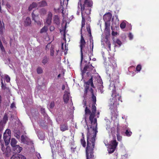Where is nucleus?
Wrapping results in <instances>:
<instances>
[{"label": "nucleus", "instance_id": "nucleus-22", "mask_svg": "<svg viewBox=\"0 0 159 159\" xmlns=\"http://www.w3.org/2000/svg\"><path fill=\"white\" fill-rule=\"evenodd\" d=\"M53 22L55 24L57 25L60 24V20L58 16L57 15H55L54 16Z\"/></svg>", "mask_w": 159, "mask_h": 159}, {"label": "nucleus", "instance_id": "nucleus-30", "mask_svg": "<svg viewBox=\"0 0 159 159\" xmlns=\"http://www.w3.org/2000/svg\"><path fill=\"white\" fill-rule=\"evenodd\" d=\"M48 58L47 56H44L43 58L42 61V62L44 65H45L48 61Z\"/></svg>", "mask_w": 159, "mask_h": 159}, {"label": "nucleus", "instance_id": "nucleus-24", "mask_svg": "<svg viewBox=\"0 0 159 159\" xmlns=\"http://www.w3.org/2000/svg\"><path fill=\"white\" fill-rule=\"evenodd\" d=\"M17 143V141L15 138H12L11 139L10 143L12 148L16 146Z\"/></svg>", "mask_w": 159, "mask_h": 159}, {"label": "nucleus", "instance_id": "nucleus-42", "mask_svg": "<svg viewBox=\"0 0 159 159\" xmlns=\"http://www.w3.org/2000/svg\"><path fill=\"white\" fill-rule=\"evenodd\" d=\"M105 30H108L110 29V25L108 23V22H105Z\"/></svg>", "mask_w": 159, "mask_h": 159}, {"label": "nucleus", "instance_id": "nucleus-37", "mask_svg": "<svg viewBox=\"0 0 159 159\" xmlns=\"http://www.w3.org/2000/svg\"><path fill=\"white\" fill-rule=\"evenodd\" d=\"M113 40L114 42L115 43V45L117 46L116 44H117L118 45H119V39H115V37H114L113 38Z\"/></svg>", "mask_w": 159, "mask_h": 159}, {"label": "nucleus", "instance_id": "nucleus-31", "mask_svg": "<svg viewBox=\"0 0 159 159\" xmlns=\"http://www.w3.org/2000/svg\"><path fill=\"white\" fill-rule=\"evenodd\" d=\"M96 104L92 103V113L95 114L96 111V107L95 106Z\"/></svg>", "mask_w": 159, "mask_h": 159}, {"label": "nucleus", "instance_id": "nucleus-62", "mask_svg": "<svg viewBox=\"0 0 159 159\" xmlns=\"http://www.w3.org/2000/svg\"><path fill=\"white\" fill-rule=\"evenodd\" d=\"M55 29V27L53 26H51L50 27V30L51 31H53Z\"/></svg>", "mask_w": 159, "mask_h": 159}, {"label": "nucleus", "instance_id": "nucleus-5", "mask_svg": "<svg viewBox=\"0 0 159 159\" xmlns=\"http://www.w3.org/2000/svg\"><path fill=\"white\" fill-rule=\"evenodd\" d=\"M93 5V2L90 0H85L84 4L82 5L81 2V0H79L78 2V8L81 7L83 10L85 9L87 7H91Z\"/></svg>", "mask_w": 159, "mask_h": 159}, {"label": "nucleus", "instance_id": "nucleus-60", "mask_svg": "<svg viewBox=\"0 0 159 159\" xmlns=\"http://www.w3.org/2000/svg\"><path fill=\"white\" fill-rule=\"evenodd\" d=\"M10 107L11 108H16L15 105L14 103L13 102L12 103L10 106Z\"/></svg>", "mask_w": 159, "mask_h": 159}, {"label": "nucleus", "instance_id": "nucleus-9", "mask_svg": "<svg viewBox=\"0 0 159 159\" xmlns=\"http://www.w3.org/2000/svg\"><path fill=\"white\" fill-rule=\"evenodd\" d=\"M121 133L123 135L128 137H130L132 134L130 130L126 127H123V129L121 130Z\"/></svg>", "mask_w": 159, "mask_h": 159}, {"label": "nucleus", "instance_id": "nucleus-28", "mask_svg": "<svg viewBox=\"0 0 159 159\" xmlns=\"http://www.w3.org/2000/svg\"><path fill=\"white\" fill-rule=\"evenodd\" d=\"M96 93L91 94V101L93 102L92 103L96 104Z\"/></svg>", "mask_w": 159, "mask_h": 159}, {"label": "nucleus", "instance_id": "nucleus-57", "mask_svg": "<svg viewBox=\"0 0 159 159\" xmlns=\"http://www.w3.org/2000/svg\"><path fill=\"white\" fill-rule=\"evenodd\" d=\"M84 106L83 107L86 106V99L85 98H84V99L83 100V103Z\"/></svg>", "mask_w": 159, "mask_h": 159}, {"label": "nucleus", "instance_id": "nucleus-10", "mask_svg": "<svg viewBox=\"0 0 159 159\" xmlns=\"http://www.w3.org/2000/svg\"><path fill=\"white\" fill-rule=\"evenodd\" d=\"M112 15L110 12L105 14L103 16V19L105 22H108L111 21Z\"/></svg>", "mask_w": 159, "mask_h": 159}, {"label": "nucleus", "instance_id": "nucleus-23", "mask_svg": "<svg viewBox=\"0 0 159 159\" xmlns=\"http://www.w3.org/2000/svg\"><path fill=\"white\" fill-rule=\"evenodd\" d=\"M41 113L43 114L44 117V119H47L49 118L45 112V109L43 108H41Z\"/></svg>", "mask_w": 159, "mask_h": 159}, {"label": "nucleus", "instance_id": "nucleus-64", "mask_svg": "<svg viewBox=\"0 0 159 159\" xmlns=\"http://www.w3.org/2000/svg\"><path fill=\"white\" fill-rule=\"evenodd\" d=\"M89 90L91 94H94L93 93V90L92 88H91Z\"/></svg>", "mask_w": 159, "mask_h": 159}, {"label": "nucleus", "instance_id": "nucleus-61", "mask_svg": "<svg viewBox=\"0 0 159 159\" xmlns=\"http://www.w3.org/2000/svg\"><path fill=\"white\" fill-rule=\"evenodd\" d=\"M106 43L107 44L108 46V47L110 50L111 49V44L110 42L109 41H107Z\"/></svg>", "mask_w": 159, "mask_h": 159}, {"label": "nucleus", "instance_id": "nucleus-18", "mask_svg": "<svg viewBox=\"0 0 159 159\" xmlns=\"http://www.w3.org/2000/svg\"><path fill=\"white\" fill-rule=\"evenodd\" d=\"M24 25L25 26H29L31 24V20L29 17H27L25 20Z\"/></svg>", "mask_w": 159, "mask_h": 159}, {"label": "nucleus", "instance_id": "nucleus-38", "mask_svg": "<svg viewBox=\"0 0 159 159\" xmlns=\"http://www.w3.org/2000/svg\"><path fill=\"white\" fill-rule=\"evenodd\" d=\"M48 30V27L44 26L41 30L40 33H42L44 32H46Z\"/></svg>", "mask_w": 159, "mask_h": 159}, {"label": "nucleus", "instance_id": "nucleus-36", "mask_svg": "<svg viewBox=\"0 0 159 159\" xmlns=\"http://www.w3.org/2000/svg\"><path fill=\"white\" fill-rule=\"evenodd\" d=\"M95 116V113L94 114L91 113L90 114L89 117V119L90 121L94 120Z\"/></svg>", "mask_w": 159, "mask_h": 159}, {"label": "nucleus", "instance_id": "nucleus-45", "mask_svg": "<svg viewBox=\"0 0 159 159\" xmlns=\"http://www.w3.org/2000/svg\"><path fill=\"white\" fill-rule=\"evenodd\" d=\"M87 30V31L88 32L89 34V35H90L91 36V29L90 26L89 25H88L87 27H86Z\"/></svg>", "mask_w": 159, "mask_h": 159}, {"label": "nucleus", "instance_id": "nucleus-7", "mask_svg": "<svg viewBox=\"0 0 159 159\" xmlns=\"http://www.w3.org/2000/svg\"><path fill=\"white\" fill-rule=\"evenodd\" d=\"M8 120L7 114L5 113L2 119L0 121V132H2Z\"/></svg>", "mask_w": 159, "mask_h": 159}, {"label": "nucleus", "instance_id": "nucleus-11", "mask_svg": "<svg viewBox=\"0 0 159 159\" xmlns=\"http://www.w3.org/2000/svg\"><path fill=\"white\" fill-rule=\"evenodd\" d=\"M22 148L20 147L19 145H16L12 147V150L14 153H19L22 150Z\"/></svg>", "mask_w": 159, "mask_h": 159}, {"label": "nucleus", "instance_id": "nucleus-15", "mask_svg": "<svg viewBox=\"0 0 159 159\" xmlns=\"http://www.w3.org/2000/svg\"><path fill=\"white\" fill-rule=\"evenodd\" d=\"M113 93H112V96L114 98V100H116L117 102V101L119 100V95L118 93H116L115 90H113L112 91Z\"/></svg>", "mask_w": 159, "mask_h": 159}, {"label": "nucleus", "instance_id": "nucleus-34", "mask_svg": "<svg viewBox=\"0 0 159 159\" xmlns=\"http://www.w3.org/2000/svg\"><path fill=\"white\" fill-rule=\"evenodd\" d=\"M37 72L38 74H41L43 72V71L41 67H38L37 69Z\"/></svg>", "mask_w": 159, "mask_h": 159}, {"label": "nucleus", "instance_id": "nucleus-26", "mask_svg": "<svg viewBox=\"0 0 159 159\" xmlns=\"http://www.w3.org/2000/svg\"><path fill=\"white\" fill-rule=\"evenodd\" d=\"M15 136L18 139H20V132L19 130H16L14 132Z\"/></svg>", "mask_w": 159, "mask_h": 159}, {"label": "nucleus", "instance_id": "nucleus-35", "mask_svg": "<svg viewBox=\"0 0 159 159\" xmlns=\"http://www.w3.org/2000/svg\"><path fill=\"white\" fill-rule=\"evenodd\" d=\"M98 89L100 90L101 93L103 92V86L102 84H99L98 85Z\"/></svg>", "mask_w": 159, "mask_h": 159}, {"label": "nucleus", "instance_id": "nucleus-63", "mask_svg": "<svg viewBox=\"0 0 159 159\" xmlns=\"http://www.w3.org/2000/svg\"><path fill=\"white\" fill-rule=\"evenodd\" d=\"M89 90L85 89L84 91V96H86Z\"/></svg>", "mask_w": 159, "mask_h": 159}, {"label": "nucleus", "instance_id": "nucleus-17", "mask_svg": "<svg viewBox=\"0 0 159 159\" xmlns=\"http://www.w3.org/2000/svg\"><path fill=\"white\" fill-rule=\"evenodd\" d=\"M52 14L51 13H50L48 14L46 22L47 24L48 25H50L52 23Z\"/></svg>", "mask_w": 159, "mask_h": 159}, {"label": "nucleus", "instance_id": "nucleus-16", "mask_svg": "<svg viewBox=\"0 0 159 159\" xmlns=\"http://www.w3.org/2000/svg\"><path fill=\"white\" fill-rule=\"evenodd\" d=\"M63 99L64 102L67 103L69 99V93L67 91H65V94L63 95Z\"/></svg>", "mask_w": 159, "mask_h": 159}, {"label": "nucleus", "instance_id": "nucleus-55", "mask_svg": "<svg viewBox=\"0 0 159 159\" xmlns=\"http://www.w3.org/2000/svg\"><path fill=\"white\" fill-rule=\"evenodd\" d=\"M111 34L112 36H116L118 34V33L117 32H115L114 31H112Z\"/></svg>", "mask_w": 159, "mask_h": 159}, {"label": "nucleus", "instance_id": "nucleus-12", "mask_svg": "<svg viewBox=\"0 0 159 159\" xmlns=\"http://www.w3.org/2000/svg\"><path fill=\"white\" fill-rule=\"evenodd\" d=\"M3 139L5 145H8L10 142V136H7V135L5 133H4L3 134Z\"/></svg>", "mask_w": 159, "mask_h": 159}, {"label": "nucleus", "instance_id": "nucleus-44", "mask_svg": "<svg viewBox=\"0 0 159 159\" xmlns=\"http://www.w3.org/2000/svg\"><path fill=\"white\" fill-rule=\"evenodd\" d=\"M5 133L6 134V133H7V134H8L7 136H11V131L10 129H7Z\"/></svg>", "mask_w": 159, "mask_h": 159}, {"label": "nucleus", "instance_id": "nucleus-56", "mask_svg": "<svg viewBox=\"0 0 159 159\" xmlns=\"http://www.w3.org/2000/svg\"><path fill=\"white\" fill-rule=\"evenodd\" d=\"M0 48L2 52L5 51V49L2 44L0 45Z\"/></svg>", "mask_w": 159, "mask_h": 159}, {"label": "nucleus", "instance_id": "nucleus-14", "mask_svg": "<svg viewBox=\"0 0 159 159\" xmlns=\"http://www.w3.org/2000/svg\"><path fill=\"white\" fill-rule=\"evenodd\" d=\"M11 159H26L25 157L21 155L15 154L12 156Z\"/></svg>", "mask_w": 159, "mask_h": 159}, {"label": "nucleus", "instance_id": "nucleus-48", "mask_svg": "<svg viewBox=\"0 0 159 159\" xmlns=\"http://www.w3.org/2000/svg\"><path fill=\"white\" fill-rule=\"evenodd\" d=\"M128 157V155L127 153L125 154V155H121V159H126Z\"/></svg>", "mask_w": 159, "mask_h": 159}, {"label": "nucleus", "instance_id": "nucleus-54", "mask_svg": "<svg viewBox=\"0 0 159 159\" xmlns=\"http://www.w3.org/2000/svg\"><path fill=\"white\" fill-rule=\"evenodd\" d=\"M128 37L130 40H132L133 39V36L131 33H129V34Z\"/></svg>", "mask_w": 159, "mask_h": 159}, {"label": "nucleus", "instance_id": "nucleus-19", "mask_svg": "<svg viewBox=\"0 0 159 159\" xmlns=\"http://www.w3.org/2000/svg\"><path fill=\"white\" fill-rule=\"evenodd\" d=\"M84 84L88 85H90L91 87L93 88H95V86L94 85L93 82L92 77L87 82H85L84 83Z\"/></svg>", "mask_w": 159, "mask_h": 159}, {"label": "nucleus", "instance_id": "nucleus-50", "mask_svg": "<svg viewBox=\"0 0 159 159\" xmlns=\"http://www.w3.org/2000/svg\"><path fill=\"white\" fill-rule=\"evenodd\" d=\"M32 20H35V17L38 16L35 15L34 14V12H33L31 14Z\"/></svg>", "mask_w": 159, "mask_h": 159}, {"label": "nucleus", "instance_id": "nucleus-46", "mask_svg": "<svg viewBox=\"0 0 159 159\" xmlns=\"http://www.w3.org/2000/svg\"><path fill=\"white\" fill-rule=\"evenodd\" d=\"M142 68V66L140 64L138 65L136 68V70L138 71H139Z\"/></svg>", "mask_w": 159, "mask_h": 159}, {"label": "nucleus", "instance_id": "nucleus-33", "mask_svg": "<svg viewBox=\"0 0 159 159\" xmlns=\"http://www.w3.org/2000/svg\"><path fill=\"white\" fill-rule=\"evenodd\" d=\"M90 47H91V45H92V48H91V54L93 55V39H91L90 40Z\"/></svg>", "mask_w": 159, "mask_h": 159}, {"label": "nucleus", "instance_id": "nucleus-27", "mask_svg": "<svg viewBox=\"0 0 159 159\" xmlns=\"http://www.w3.org/2000/svg\"><path fill=\"white\" fill-rule=\"evenodd\" d=\"M39 6L40 7H44L47 6V2L44 0H43L39 2Z\"/></svg>", "mask_w": 159, "mask_h": 159}, {"label": "nucleus", "instance_id": "nucleus-3", "mask_svg": "<svg viewBox=\"0 0 159 159\" xmlns=\"http://www.w3.org/2000/svg\"><path fill=\"white\" fill-rule=\"evenodd\" d=\"M82 63H81V64ZM81 67V75L82 77H83L84 75L85 74L87 71H88L87 72V74H88L89 72L91 71L94 68V67L92 66L91 64H90V62H88V63L85 64L83 69H82L81 65L80 64Z\"/></svg>", "mask_w": 159, "mask_h": 159}, {"label": "nucleus", "instance_id": "nucleus-53", "mask_svg": "<svg viewBox=\"0 0 159 159\" xmlns=\"http://www.w3.org/2000/svg\"><path fill=\"white\" fill-rule=\"evenodd\" d=\"M62 33L63 34V36H64V38H63V39L64 40H66V33H65V30H60V32L61 33H62Z\"/></svg>", "mask_w": 159, "mask_h": 159}, {"label": "nucleus", "instance_id": "nucleus-21", "mask_svg": "<svg viewBox=\"0 0 159 159\" xmlns=\"http://www.w3.org/2000/svg\"><path fill=\"white\" fill-rule=\"evenodd\" d=\"M4 30V25L3 22H2L0 19V34L2 35L3 34Z\"/></svg>", "mask_w": 159, "mask_h": 159}, {"label": "nucleus", "instance_id": "nucleus-43", "mask_svg": "<svg viewBox=\"0 0 159 159\" xmlns=\"http://www.w3.org/2000/svg\"><path fill=\"white\" fill-rule=\"evenodd\" d=\"M85 114H91V111L87 107H85Z\"/></svg>", "mask_w": 159, "mask_h": 159}, {"label": "nucleus", "instance_id": "nucleus-4", "mask_svg": "<svg viewBox=\"0 0 159 159\" xmlns=\"http://www.w3.org/2000/svg\"><path fill=\"white\" fill-rule=\"evenodd\" d=\"M118 144L116 140V138L115 137L113 139V140L111 142L110 144L108 147V151L109 153H111L114 152L116 147Z\"/></svg>", "mask_w": 159, "mask_h": 159}, {"label": "nucleus", "instance_id": "nucleus-29", "mask_svg": "<svg viewBox=\"0 0 159 159\" xmlns=\"http://www.w3.org/2000/svg\"><path fill=\"white\" fill-rule=\"evenodd\" d=\"M82 14V20L81 22V28H82L83 27H84L85 24V19L84 18V13H81Z\"/></svg>", "mask_w": 159, "mask_h": 159}, {"label": "nucleus", "instance_id": "nucleus-40", "mask_svg": "<svg viewBox=\"0 0 159 159\" xmlns=\"http://www.w3.org/2000/svg\"><path fill=\"white\" fill-rule=\"evenodd\" d=\"M126 26V23L124 21H123L120 24V27L121 29H124Z\"/></svg>", "mask_w": 159, "mask_h": 159}, {"label": "nucleus", "instance_id": "nucleus-20", "mask_svg": "<svg viewBox=\"0 0 159 159\" xmlns=\"http://www.w3.org/2000/svg\"><path fill=\"white\" fill-rule=\"evenodd\" d=\"M91 7H85V9L83 10L82 9H81V13H83L84 11V13H86L87 15H89L90 14L91 11V9L90 8Z\"/></svg>", "mask_w": 159, "mask_h": 159}, {"label": "nucleus", "instance_id": "nucleus-59", "mask_svg": "<svg viewBox=\"0 0 159 159\" xmlns=\"http://www.w3.org/2000/svg\"><path fill=\"white\" fill-rule=\"evenodd\" d=\"M118 131H119V130L118 129V127L117 126V139L119 141V134H118Z\"/></svg>", "mask_w": 159, "mask_h": 159}, {"label": "nucleus", "instance_id": "nucleus-8", "mask_svg": "<svg viewBox=\"0 0 159 159\" xmlns=\"http://www.w3.org/2000/svg\"><path fill=\"white\" fill-rule=\"evenodd\" d=\"M21 142L28 145H31L33 144V141L26 136L22 135L21 136Z\"/></svg>", "mask_w": 159, "mask_h": 159}, {"label": "nucleus", "instance_id": "nucleus-25", "mask_svg": "<svg viewBox=\"0 0 159 159\" xmlns=\"http://www.w3.org/2000/svg\"><path fill=\"white\" fill-rule=\"evenodd\" d=\"M37 4L34 2H33L31 4L29 7L28 10L29 11H31L33 8L37 7Z\"/></svg>", "mask_w": 159, "mask_h": 159}, {"label": "nucleus", "instance_id": "nucleus-49", "mask_svg": "<svg viewBox=\"0 0 159 159\" xmlns=\"http://www.w3.org/2000/svg\"><path fill=\"white\" fill-rule=\"evenodd\" d=\"M1 84H2V86H1L2 89L5 90L6 88V85H5L4 84L2 80V82H1Z\"/></svg>", "mask_w": 159, "mask_h": 159}, {"label": "nucleus", "instance_id": "nucleus-32", "mask_svg": "<svg viewBox=\"0 0 159 159\" xmlns=\"http://www.w3.org/2000/svg\"><path fill=\"white\" fill-rule=\"evenodd\" d=\"M38 136L39 138L41 140H43L45 138V135L42 133H40L38 134Z\"/></svg>", "mask_w": 159, "mask_h": 159}, {"label": "nucleus", "instance_id": "nucleus-2", "mask_svg": "<svg viewBox=\"0 0 159 159\" xmlns=\"http://www.w3.org/2000/svg\"><path fill=\"white\" fill-rule=\"evenodd\" d=\"M38 123L39 125L43 129H47L49 125H52V122L50 118H48L47 119H44V120L40 119Z\"/></svg>", "mask_w": 159, "mask_h": 159}, {"label": "nucleus", "instance_id": "nucleus-39", "mask_svg": "<svg viewBox=\"0 0 159 159\" xmlns=\"http://www.w3.org/2000/svg\"><path fill=\"white\" fill-rule=\"evenodd\" d=\"M80 142L83 147L84 148L86 146V143L84 139H81L80 140Z\"/></svg>", "mask_w": 159, "mask_h": 159}, {"label": "nucleus", "instance_id": "nucleus-58", "mask_svg": "<svg viewBox=\"0 0 159 159\" xmlns=\"http://www.w3.org/2000/svg\"><path fill=\"white\" fill-rule=\"evenodd\" d=\"M34 20V21L35 22H36L38 25H40L41 24V22L40 21H39V20L36 21L35 20H35Z\"/></svg>", "mask_w": 159, "mask_h": 159}, {"label": "nucleus", "instance_id": "nucleus-6", "mask_svg": "<svg viewBox=\"0 0 159 159\" xmlns=\"http://www.w3.org/2000/svg\"><path fill=\"white\" fill-rule=\"evenodd\" d=\"M81 38L80 41V52H81V61L80 65L81 66L82 62L83 59V48L85 45L86 42L84 39V38L82 35V32H81Z\"/></svg>", "mask_w": 159, "mask_h": 159}, {"label": "nucleus", "instance_id": "nucleus-1", "mask_svg": "<svg viewBox=\"0 0 159 159\" xmlns=\"http://www.w3.org/2000/svg\"><path fill=\"white\" fill-rule=\"evenodd\" d=\"M90 122L92 125L90 128L87 126V147L86 148V159H94V148L95 138L98 132L96 118H94L93 120L90 121Z\"/></svg>", "mask_w": 159, "mask_h": 159}, {"label": "nucleus", "instance_id": "nucleus-13", "mask_svg": "<svg viewBox=\"0 0 159 159\" xmlns=\"http://www.w3.org/2000/svg\"><path fill=\"white\" fill-rule=\"evenodd\" d=\"M61 130L62 132L68 130V127L67 123H62L60 125Z\"/></svg>", "mask_w": 159, "mask_h": 159}, {"label": "nucleus", "instance_id": "nucleus-52", "mask_svg": "<svg viewBox=\"0 0 159 159\" xmlns=\"http://www.w3.org/2000/svg\"><path fill=\"white\" fill-rule=\"evenodd\" d=\"M6 79V81L7 82H9L10 81V77L8 75H6L5 76Z\"/></svg>", "mask_w": 159, "mask_h": 159}, {"label": "nucleus", "instance_id": "nucleus-47", "mask_svg": "<svg viewBox=\"0 0 159 159\" xmlns=\"http://www.w3.org/2000/svg\"><path fill=\"white\" fill-rule=\"evenodd\" d=\"M97 82L99 84H103V82L102 80V79L100 77L99 79H97Z\"/></svg>", "mask_w": 159, "mask_h": 159}, {"label": "nucleus", "instance_id": "nucleus-51", "mask_svg": "<svg viewBox=\"0 0 159 159\" xmlns=\"http://www.w3.org/2000/svg\"><path fill=\"white\" fill-rule=\"evenodd\" d=\"M55 106V103L54 102H51L50 105L49 106V107L51 108H53Z\"/></svg>", "mask_w": 159, "mask_h": 159}, {"label": "nucleus", "instance_id": "nucleus-41", "mask_svg": "<svg viewBox=\"0 0 159 159\" xmlns=\"http://www.w3.org/2000/svg\"><path fill=\"white\" fill-rule=\"evenodd\" d=\"M50 55L53 56L54 55V47L53 46H51L50 49Z\"/></svg>", "mask_w": 159, "mask_h": 159}]
</instances>
